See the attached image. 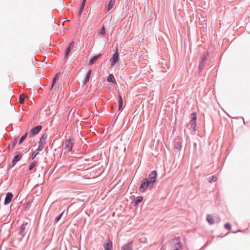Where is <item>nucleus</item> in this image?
Returning a JSON list of instances; mask_svg holds the SVG:
<instances>
[{
    "mask_svg": "<svg viewBox=\"0 0 250 250\" xmlns=\"http://www.w3.org/2000/svg\"><path fill=\"white\" fill-rule=\"evenodd\" d=\"M146 238H145V240H143V241H142V242H143V243H146Z\"/></svg>",
    "mask_w": 250,
    "mask_h": 250,
    "instance_id": "obj_36",
    "label": "nucleus"
},
{
    "mask_svg": "<svg viewBox=\"0 0 250 250\" xmlns=\"http://www.w3.org/2000/svg\"><path fill=\"white\" fill-rule=\"evenodd\" d=\"M207 220L210 225L214 224V219L211 215H208L207 216Z\"/></svg>",
    "mask_w": 250,
    "mask_h": 250,
    "instance_id": "obj_14",
    "label": "nucleus"
},
{
    "mask_svg": "<svg viewBox=\"0 0 250 250\" xmlns=\"http://www.w3.org/2000/svg\"><path fill=\"white\" fill-rule=\"evenodd\" d=\"M123 106V102L119 103V109L121 110Z\"/></svg>",
    "mask_w": 250,
    "mask_h": 250,
    "instance_id": "obj_33",
    "label": "nucleus"
},
{
    "mask_svg": "<svg viewBox=\"0 0 250 250\" xmlns=\"http://www.w3.org/2000/svg\"><path fill=\"white\" fill-rule=\"evenodd\" d=\"M104 250H112V242L109 239H108L106 243L104 246Z\"/></svg>",
    "mask_w": 250,
    "mask_h": 250,
    "instance_id": "obj_11",
    "label": "nucleus"
},
{
    "mask_svg": "<svg viewBox=\"0 0 250 250\" xmlns=\"http://www.w3.org/2000/svg\"><path fill=\"white\" fill-rule=\"evenodd\" d=\"M64 211H63L62 213H61L55 219V223H57L60 220V219L61 218V217H62V215Z\"/></svg>",
    "mask_w": 250,
    "mask_h": 250,
    "instance_id": "obj_24",
    "label": "nucleus"
},
{
    "mask_svg": "<svg viewBox=\"0 0 250 250\" xmlns=\"http://www.w3.org/2000/svg\"><path fill=\"white\" fill-rule=\"evenodd\" d=\"M47 135H46V134H44L41 138L39 142V145L38 148V150L39 151H41L43 149L46 143V140L47 139Z\"/></svg>",
    "mask_w": 250,
    "mask_h": 250,
    "instance_id": "obj_5",
    "label": "nucleus"
},
{
    "mask_svg": "<svg viewBox=\"0 0 250 250\" xmlns=\"http://www.w3.org/2000/svg\"><path fill=\"white\" fill-rule=\"evenodd\" d=\"M180 249H175L174 250H179Z\"/></svg>",
    "mask_w": 250,
    "mask_h": 250,
    "instance_id": "obj_38",
    "label": "nucleus"
},
{
    "mask_svg": "<svg viewBox=\"0 0 250 250\" xmlns=\"http://www.w3.org/2000/svg\"><path fill=\"white\" fill-rule=\"evenodd\" d=\"M197 119V116L195 113H192L191 114V119L189 123L188 126L190 129H191L192 131L196 130V121Z\"/></svg>",
    "mask_w": 250,
    "mask_h": 250,
    "instance_id": "obj_2",
    "label": "nucleus"
},
{
    "mask_svg": "<svg viewBox=\"0 0 250 250\" xmlns=\"http://www.w3.org/2000/svg\"><path fill=\"white\" fill-rule=\"evenodd\" d=\"M37 164V162L36 161L33 162L29 166V169L31 170Z\"/></svg>",
    "mask_w": 250,
    "mask_h": 250,
    "instance_id": "obj_20",
    "label": "nucleus"
},
{
    "mask_svg": "<svg viewBox=\"0 0 250 250\" xmlns=\"http://www.w3.org/2000/svg\"><path fill=\"white\" fill-rule=\"evenodd\" d=\"M113 7V6L110 5L109 4H108V7L107 8V9H106V11L107 12H109V11L110 10V9Z\"/></svg>",
    "mask_w": 250,
    "mask_h": 250,
    "instance_id": "obj_31",
    "label": "nucleus"
},
{
    "mask_svg": "<svg viewBox=\"0 0 250 250\" xmlns=\"http://www.w3.org/2000/svg\"><path fill=\"white\" fill-rule=\"evenodd\" d=\"M74 142V140L72 139H69L65 142L64 146L68 151H71L72 150Z\"/></svg>",
    "mask_w": 250,
    "mask_h": 250,
    "instance_id": "obj_7",
    "label": "nucleus"
},
{
    "mask_svg": "<svg viewBox=\"0 0 250 250\" xmlns=\"http://www.w3.org/2000/svg\"><path fill=\"white\" fill-rule=\"evenodd\" d=\"M148 187H149V188L151 189L152 186L148 182L147 179H144L141 182L139 190L141 192H144Z\"/></svg>",
    "mask_w": 250,
    "mask_h": 250,
    "instance_id": "obj_1",
    "label": "nucleus"
},
{
    "mask_svg": "<svg viewBox=\"0 0 250 250\" xmlns=\"http://www.w3.org/2000/svg\"><path fill=\"white\" fill-rule=\"evenodd\" d=\"M157 173L156 171H152L148 175V182L151 186L156 181Z\"/></svg>",
    "mask_w": 250,
    "mask_h": 250,
    "instance_id": "obj_4",
    "label": "nucleus"
},
{
    "mask_svg": "<svg viewBox=\"0 0 250 250\" xmlns=\"http://www.w3.org/2000/svg\"><path fill=\"white\" fill-rule=\"evenodd\" d=\"M217 181V177L215 176H212L209 178V182H215Z\"/></svg>",
    "mask_w": 250,
    "mask_h": 250,
    "instance_id": "obj_22",
    "label": "nucleus"
},
{
    "mask_svg": "<svg viewBox=\"0 0 250 250\" xmlns=\"http://www.w3.org/2000/svg\"><path fill=\"white\" fill-rule=\"evenodd\" d=\"M205 62L201 61L199 64V68L200 70L202 69L204 67Z\"/></svg>",
    "mask_w": 250,
    "mask_h": 250,
    "instance_id": "obj_25",
    "label": "nucleus"
},
{
    "mask_svg": "<svg viewBox=\"0 0 250 250\" xmlns=\"http://www.w3.org/2000/svg\"><path fill=\"white\" fill-rule=\"evenodd\" d=\"M74 42H73L70 43V44H69V47L68 48H69L71 49V48H72L74 47Z\"/></svg>",
    "mask_w": 250,
    "mask_h": 250,
    "instance_id": "obj_30",
    "label": "nucleus"
},
{
    "mask_svg": "<svg viewBox=\"0 0 250 250\" xmlns=\"http://www.w3.org/2000/svg\"><path fill=\"white\" fill-rule=\"evenodd\" d=\"M25 96L23 94H21L20 95V103L21 104H23L24 99Z\"/></svg>",
    "mask_w": 250,
    "mask_h": 250,
    "instance_id": "obj_21",
    "label": "nucleus"
},
{
    "mask_svg": "<svg viewBox=\"0 0 250 250\" xmlns=\"http://www.w3.org/2000/svg\"><path fill=\"white\" fill-rule=\"evenodd\" d=\"M85 1V0H84L83 1V5L84 4V2Z\"/></svg>",
    "mask_w": 250,
    "mask_h": 250,
    "instance_id": "obj_39",
    "label": "nucleus"
},
{
    "mask_svg": "<svg viewBox=\"0 0 250 250\" xmlns=\"http://www.w3.org/2000/svg\"><path fill=\"white\" fill-rule=\"evenodd\" d=\"M21 155L19 154L15 155L12 161L13 165H15L16 164V163L21 159Z\"/></svg>",
    "mask_w": 250,
    "mask_h": 250,
    "instance_id": "obj_15",
    "label": "nucleus"
},
{
    "mask_svg": "<svg viewBox=\"0 0 250 250\" xmlns=\"http://www.w3.org/2000/svg\"><path fill=\"white\" fill-rule=\"evenodd\" d=\"M100 56H101V55L100 54L97 56H95L93 57L90 60V61L89 62V64L92 65V64H93L98 60V59L100 57Z\"/></svg>",
    "mask_w": 250,
    "mask_h": 250,
    "instance_id": "obj_13",
    "label": "nucleus"
},
{
    "mask_svg": "<svg viewBox=\"0 0 250 250\" xmlns=\"http://www.w3.org/2000/svg\"><path fill=\"white\" fill-rule=\"evenodd\" d=\"M115 0H110V1L109 2V4L110 5L113 7V6L115 4Z\"/></svg>",
    "mask_w": 250,
    "mask_h": 250,
    "instance_id": "obj_27",
    "label": "nucleus"
},
{
    "mask_svg": "<svg viewBox=\"0 0 250 250\" xmlns=\"http://www.w3.org/2000/svg\"><path fill=\"white\" fill-rule=\"evenodd\" d=\"M107 80L108 82H111V83H114L116 82L115 78H114V77L113 74H110L108 76Z\"/></svg>",
    "mask_w": 250,
    "mask_h": 250,
    "instance_id": "obj_17",
    "label": "nucleus"
},
{
    "mask_svg": "<svg viewBox=\"0 0 250 250\" xmlns=\"http://www.w3.org/2000/svg\"><path fill=\"white\" fill-rule=\"evenodd\" d=\"M26 225H27V223H23L22 225L21 226V228H20V233L21 234H22V233L24 232V231L25 229V227H26Z\"/></svg>",
    "mask_w": 250,
    "mask_h": 250,
    "instance_id": "obj_19",
    "label": "nucleus"
},
{
    "mask_svg": "<svg viewBox=\"0 0 250 250\" xmlns=\"http://www.w3.org/2000/svg\"><path fill=\"white\" fill-rule=\"evenodd\" d=\"M27 137V133H26L25 135H23L20 139V141H19V144H21L22 142L26 139Z\"/></svg>",
    "mask_w": 250,
    "mask_h": 250,
    "instance_id": "obj_23",
    "label": "nucleus"
},
{
    "mask_svg": "<svg viewBox=\"0 0 250 250\" xmlns=\"http://www.w3.org/2000/svg\"><path fill=\"white\" fill-rule=\"evenodd\" d=\"M132 244L133 242L130 241L124 245L121 248V250H132Z\"/></svg>",
    "mask_w": 250,
    "mask_h": 250,
    "instance_id": "obj_10",
    "label": "nucleus"
},
{
    "mask_svg": "<svg viewBox=\"0 0 250 250\" xmlns=\"http://www.w3.org/2000/svg\"><path fill=\"white\" fill-rule=\"evenodd\" d=\"M70 51V49L68 48L67 50H66V52H65V57H67V56L68 55Z\"/></svg>",
    "mask_w": 250,
    "mask_h": 250,
    "instance_id": "obj_29",
    "label": "nucleus"
},
{
    "mask_svg": "<svg viewBox=\"0 0 250 250\" xmlns=\"http://www.w3.org/2000/svg\"><path fill=\"white\" fill-rule=\"evenodd\" d=\"M119 60V54L118 53V50L117 49L115 53L113 54V56L110 60V62L111 63V66H113L116 63H117Z\"/></svg>",
    "mask_w": 250,
    "mask_h": 250,
    "instance_id": "obj_6",
    "label": "nucleus"
},
{
    "mask_svg": "<svg viewBox=\"0 0 250 250\" xmlns=\"http://www.w3.org/2000/svg\"><path fill=\"white\" fill-rule=\"evenodd\" d=\"M59 77H60V74L59 73H57L55 77L54 78L53 80L52 84V85H51V88L53 87V86H54L55 83H56V82L59 80Z\"/></svg>",
    "mask_w": 250,
    "mask_h": 250,
    "instance_id": "obj_18",
    "label": "nucleus"
},
{
    "mask_svg": "<svg viewBox=\"0 0 250 250\" xmlns=\"http://www.w3.org/2000/svg\"><path fill=\"white\" fill-rule=\"evenodd\" d=\"M105 33V29H104V27H103L101 30V31L100 32V34H104Z\"/></svg>",
    "mask_w": 250,
    "mask_h": 250,
    "instance_id": "obj_32",
    "label": "nucleus"
},
{
    "mask_svg": "<svg viewBox=\"0 0 250 250\" xmlns=\"http://www.w3.org/2000/svg\"><path fill=\"white\" fill-rule=\"evenodd\" d=\"M83 7H81V11H82V10H83Z\"/></svg>",
    "mask_w": 250,
    "mask_h": 250,
    "instance_id": "obj_37",
    "label": "nucleus"
},
{
    "mask_svg": "<svg viewBox=\"0 0 250 250\" xmlns=\"http://www.w3.org/2000/svg\"><path fill=\"white\" fill-rule=\"evenodd\" d=\"M206 59H207V56L206 55H204L202 57V61L205 62V61H206Z\"/></svg>",
    "mask_w": 250,
    "mask_h": 250,
    "instance_id": "obj_34",
    "label": "nucleus"
},
{
    "mask_svg": "<svg viewBox=\"0 0 250 250\" xmlns=\"http://www.w3.org/2000/svg\"><path fill=\"white\" fill-rule=\"evenodd\" d=\"M119 102H123V100L121 95L119 96Z\"/></svg>",
    "mask_w": 250,
    "mask_h": 250,
    "instance_id": "obj_35",
    "label": "nucleus"
},
{
    "mask_svg": "<svg viewBox=\"0 0 250 250\" xmlns=\"http://www.w3.org/2000/svg\"><path fill=\"white\" fill-rule=\"evenodd\" d=\"M91 73H92V70H89L88 71V72L87 73L86 76H85V78L84 80V84L86 83L89 81Z\"/></svg>",
    "mask_w": 250,
    "mask_h": 250,
    "instance_id": "obj_12",
    "label": "nucleus"
},
{
    "mask_svg": "<svg viewBox=\"0 0 250 250\" xmlns=\"http://www.w3.org/2000/svg\"><path fill=\"white\" fill-rule=\"evenodd\" d=\"M38 153V152H33L32 155V156H31L32 158L33 159H34L36 157V156L37 155Z\"/></svg>",
    "mask_w": 250,
    "mask_h": 250,
    "instance_id": "obj_28",
    "label": "nucleus"
},
{
    "mask_svg": "<svg viewBox=\"0 0 250 250\" xmlns=\"http://www.w3.org/2000/svg\"><path fill=\"white\" fill-rule=\"evenodd\" d=\"M143 198L141 196L137 197L133 202L134 205L137 206L139 203L141 202Z\"/></svg>",
    "mask_w": 250,
    "mask_h": 250,
    "instance_id": "obj_16",
    "label": "nucleus"
},
{
    "mask_svg": "<svg viewBox=\"0 0 250 250\" xmlns=\"http://www.w3.org/2000/svg\"><path fill=\"white\" fill-rule=\"evenodd\" d=\"M13 198V194L11 192H8L4 200V204L7 205L10 203Z\"/></svg>",
    "mask_w": 250,
    "mask_h": 250,
    "instance_id": "obj_9",
    "label": "nucleus"
},
{
    "mask_svg": "<svg viewBox=\"0 0 250 250\" xmlns=\"http://www.w3.org/2000/svg\"><path fill=\"white\" fill-rule=\"evenodd\" d=\"M42 129V126L38 125L36 127L33 128L30 131V137H32L33 136L37 134Z\"/></svg>",
    "mask_w": 250,
    "mask_h": 250,
    "instance_id": "obj_8",
    "label": "nucleus"
},
{
    "mask_svg": "<svg viewBox=\"0 0 250 250\" xmlns=\"http://www.w3.org/2000/svg\"><path fill=\"white\" fill-rule=\"evenodd\" d=\"M225 228L227 229H231V225L229 223H226L225 225L224 226Z\"/></svg>",
    "mask_w": 250,
    "mask_h": 250,
    "instance_id": "obj_26",
    "label": "nucleus"
},
{
    "mask_svg": "<svg viewBox=\"0 0 250 250\" xmlns=\"http://www.w3.org/2000/svg\"><path fill=\"white\" fill-rule=\"evenodd\" d=\"M172 246L174 249H182V245L179 237H177L172 240Z\"/></svg>",
    "mask_w": 250,
    "mask_h": 250,
    "instance_id": "obj_3",
    "label": "nucleus"
}]
</instances>
